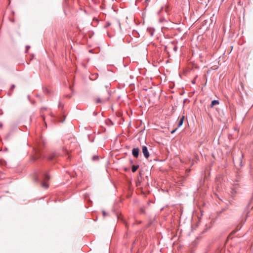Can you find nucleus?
I'll return each instance as SVG.
<instances>
[{"instance_id": "obj_11", "label": "nucleus", "mask_w": 253, "mask_h": 253, "mask_svg": "<svg viewBox=\"0 0 253 253\" xmlns=\"http://www.w3.org/2000/svg\"><path fill=\"white\" fill-rule=\"evenodd\" d=\"M15 85H14V84H12V85H11V87H10V89H9V91H10L11 92H12V91H13V90L15 88Z\"/></svg>"}, {"instance_id": "obj_5", "label": "nucleus", "mask_w": 253, "mask_h": 253, "mask_svg": "<svg viewBox=\"0 0 253 253\" xmlns=\"http://www.w3.org/2000/svg\"><path fill=\"white\" fill-rule=\"evenodd\" d=\"M139 153V149L138 148H134L132 150V154L133 156L137 158L138 157Z\"/></svg>"}, {"instance_id": "obj_14", "label": "nucleus", "mask_w": 253, "mask_h": 253, "mask_svg": "<svg viewBox=\"0 0 253 253\" xmlns=\"http://www.w3.org/2000/svg\"><path fill=\"white\" fill-rule=\"evenodd\" d=\"M111 24H112V23H110V22H107V23H106V25L105 26V28H107V27H108L110 26Z\"/></svg>"}, {"instance_id": "obj_19", "label": "nucleus", "mask_w": 253, "mask_h": 253, "mask_svg": "<svg viewBox=\"0 0 253 253\" xmlns=\"http://www.w3.org/2000/svg\"><path fill=\"white\" fill-rule=\"evenodd\" d=\"M35 181H36V182H37V181H39V177H38V176H36V177H35Z\"/></svg>"}, {"instance_id": "obj_1", "label": "nucleus", "mask_w": 253, "mask_h": 253, "mask_svg": "<svg viewBox=\"0 0 253 253\" xmlns=\"http://www.w3.org/2000/svg\"><path fill=\"white\" fill-rule=\"evenodd\" d=\"M50 179L49 175L44 173L42 174V181L41 182V185L42 187L45 189H47L48 187V185L46 183V182Z\"/></svg>"}, {"instance_id": "obj_8", "label": "nucleus", "mask_w": 253, "mask_h": 253, "mask_svg": "<svg viewBox=\"0 0 253 253\" xmlns=\"http://www.w3.org/2000/svg\"><path fill=\"white\" fill-rule=\"evenodd\" d=\"M219 104V102L218 100H214L211 101V107H213L214 105H218Z\"/></svg>"}, {"instance_id": "obj_17", "label": "nucleus", "mask_w": 253, "mask_h": 253, "mask_svg": "<svg viewBox=\"0 0 253 253\" xmlns=\"http://www.w3.org/2000/svg\"><path fill=\"white\" fill-rule=\"evenodd\" d=\"M30 46L29 45H27L26 46V52H27L28 50V49L30 48Z\"/></svg>"}, {"instance_id": "obj_12", "label": "nucleus", "mask_w": 253, "mask_h": 253, "mask_svg": "<svg viewBox=\"0 0 253 253\" xmlns=\"http://www.w3.org/2000/svg\"><path fill=\"white\" fill-rule=\"evenodd\" d=\"M58 107H59V108H60L62 110L63 109L64 106L62 103H59Z\"/></svg>"}, {"instance_id": "obj_20", "label": "nucleus", "mask_w": 253, "mask_h": 253, "mask_svg": "<svg viewBox=\"0 0 253 253\" xmlns=\"http://www.w3.org/2000/svg\"><path fill=\"white\" fill-rule=\"evenodd\" d=\"M46 110V108H44V107H43V108H41V110H42H42Z\"/></svg>"}, {"instance_id": "obj_22", "label": "nucleus", "mask_w": 253, "mask_h": 253, "mask_svg": "<svg viewBox=\"0 0 253 253\" xmlns=\"http://www.w3.org/2000/svg\"><path fill=\"white\" fill-rule=\"evenodd\" d=\"M130 163H131V164H132V163H133L132 160H130Z\"/></svg>"}, {"instance_id": "obj_21", "label": "nucleus", "mask_w": 253, "mask_h": 253, "mask_svg": "<svg viewBox=\"0 0 253 253\" xmlns=\"http://www.w3.org/2000/svg\"><path fill=\"white\" fill-rule=\"evenodd\" d=\"M2 127V124L0 123V127L1 128Z\"/></svg>"}, {"instance_id": "obj_18", "label": "nucleus", "mask_w": 253, "mask_h": 253, "mask_svg": "<svg viewBox=\"0 0 253 253\" xmlns=\"http://www.w3.org/2000/svg\"><path fill=\"white\" fill-rule=\"evenodd\" d=\"M177 127H176L175 129H174V130H173L172 131H171V133H173L177 129Z\"/></svg>"}, {"instance_id": "obj_15", "label": "nucleus", "mask_w": 253, "mask_h": 253, "mask_svg": "<svg viewBox=\"0 0 253 253\" xmlns=\"http://www.w3.org/2000/svg\"><path fill=\"white\" fill-rule=\"evenodd\" d=\"M117 23L118 24V26L119 28H121V24L119 20L116 21Z\"/></svg>"}, {"instance_id": "obj_16", "label": "nucleus", "mask_w": 253, "mask_h": 253, "mask_svg": "<svg viewBox=\"0 0 253 253\" xmlns=\"http://www.w3.org/2000/svg\"><path fill=\"white\" fill-rule=\"evenodd\" d=\"M102 214H103V216L104 217L105 216L107 215L106 212L104 211H102Z\"/></svg>"}, {"instance_id": "obj_9", "label": "nucleus", "mask_w": 253, "mask_h": 253, "mask_svg": "<svg viewBox=\"0 0 253 253\" xmlns=\"http://www.w3.org/2000/svg\"><path fill=\"white\" fill-rule=\"evenodd\" d=\"M139 166H135L133 165L131 168V170L133 172H135L137 169H138Z\"/></svg>"}, {"instance_id": "obj_7", "label": "nucleus", "mask_w": 253, "mask_h": 253, "mask_svg": "<svg viewBox=\"0 0 253 253\" xmlns=\"http://www.w3.org/2000/svg\"><path fill=\"white\" fill-rule=\"evenodd\" d=\"M239 187V185L238 184H237V185L235 186L234 188H233L232 189V195H234L237 193H238V188Z\"/></svg>"}, {"instance_id": "obj_3", "label": "nucleus", "mask_w": 253, "mask_h": 253, "mask_svg": "<svg viewBox=\"0 0 253 253\" xmlns=\"http://www.w3.org/2000/svg\"><path fill=\"white\" fill-rule=\"evenodd\" d=\"M59 156L58 153L54 152L50 154L47 157V159L50 161L54 160Z\"/></svg>"}, {"instance_id": "obj_2", "label": "nucleus", "mask_w": 253, "mask_h": 253, "mask_svg": "<svg viewBox=\"0 0 253 253\" xmlns=\"http://www.w3.org/2000/svg\"><path fill=\"white\" fill-rule=\"evenodd\" d=\"M106 94H107V96L105 98H103L101 99V98L98 97L96 100V103H104L105 102L108 101V100L109 99V94L107 92L106 93Z\"/></svg>"}, {"instance_id": "obj_13", "label": "nucleus", "mask_w": 253, "mask_h": 253, "mask_svg": "<svg viewBox=\"0 0 253 253\" xmlns=\"http://www.w3.org/2000/svg\"><path fill=\"white\" fill-rule=\"evenodd\" d=\"M63 119L62 120V119H59V121L60 122H61V123H63L65 120V116L64 115H63Z\"/></svg>"}, {"instance_id": "obj_10", "label": "nucleus", "mask_w": 253, "mask_h": 253, "mask_svg": "<svg viewBox=\"0 0 253 253\" xmlns=\"http://www.w3.org/2000/svg\"><path fill=\"white\" fill-rule=\"evenodd\" d=\"M92 160L93 161H96V160H99V157L98 156H93L92 157Z\"/></svg>"}, {"instance_id": "obj_4", "label": "nucleus", "mask_w": 253, "mask_h": 253, "mask_svg": "<svg viewBox=\"0 0 253 253\" xmlns=\"http://www.w3.org/2000/svg\"><path fill=\"white\" fill-rule=\"evenodd\" d=\"M142 150L144 157L148 159L149 157V153L148 152L147 147L146 146H143L142 147Z\"/></svg>"}, {"instance_id": "obj_6", "label": "nucleus", "mask_w": 253, "mask_h": 253, "mask_svg": "<svg viewBox=\"0 0 253 253\" xmlns=\"http://www.w3.org/2000/svg\"><path fill=\"white\" fill-rule=\"evenodd\" d=\"M184 118H185V116L183 115L180 117V118L178 120L177 127V128L180 127L182 125Z\"/></svg>"}]
</instances>
